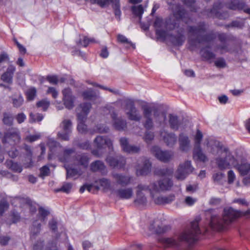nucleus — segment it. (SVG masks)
Wrapping results in <instances>:
<instances>
[{
    "mask_svg": "<svg viewBox=\"0 0 250 250\" xmlns=\"http://www.w3.org/2000/svg\"><path fill=\"white\" fill-rule=\"evenodd\" d=\"M156 34L159 38L165 39L167 36V32L164 30L156 29Z\"/></svg>",
    "mask_w": 250,
    "mask_h": 250,
    "instance_id": "nucleus-64",
    "label": "nucleus"
},
{
    "mask_svg": "<svg viewBox=\"0 0 250 250\" xmlns=\"http://www.w3.org/2000/svg\"><path fill=\"white\" fill-rule=\"evenodd\" d=\"M36 105L38 107H41L42 110L45 111L48 109L50 102L46 99H43L38 102Z\"/></svg>",
    "mask_w": 250,
    "mask_h": 250,
    "instance_id": "nucleus-44",
    "label": "nucleus"
},
{
    "mask_svg": "<svg viewBox=\"0 0 250 250\" xmlns=\"http://www.w3.org/2000/svg\"><path fill=\"white\" fill-rule=\"evenodd\" d=\"M90 169L93 172L99 171L102 174L107 173V169L104 163L100 160H97L91 164Z\"/></svg>",
    "mask_w": 250,
    "mask_h": 250,
    "instance_id": "nucleus-28",
    "label": "nucleus"
},
{
    "mask_svg": "<svg viewBox=\"0 0 250 250\" xmlns=\"http://www.w3.org/2000/svg\"><path fill=\"white\" fill-rule=\"evenodd\" d=\"M78 124L77 126V129L80 132L84 133L87 130V126L84 124V122L86 120H81L80 119H78Z\"/></svg>",
    "mask_w": 250,
    "mask_h": 250,
    "instance_id": "nucleus-46",
    "label": "nucleus"
},
{
    "mask_svg": "<svg viewBox=\"0 0 250 250\" xmlns=\"http://www.w3.org/2000/svg\"><path fill=\"white\" fill-rule=\"evenodd\" d=\"M24 149L26 151L27 153V156L28 157V159L30 160V164L25 166L26 167H29L32 166V162L31 160V156L32 154V152L30 146L28 145L24 144Z\"/></svg>",
    "mask_w": 250,
    "mask_h": 250,
    "instance_id": "nucleus-49",
    "label": "nucleus"
},
{
    "mask_svg": "<svg viewBox=\"0 0 250 250\" xmlns=\"http://www.w3.org/2000/svg\"><path fill=\"white\" fill-rule=\"evenodd\" d=\"M141 109L145 119L143 125L147 130L145 132L143 138L147 144H149L154 138V132L149 131L154 127L152 116L155 122L161 125L166 124L167 114L166 112L160 111L157 107L150 106L147 103L142 104Z\"/></svg>",
    "mask_w": 250,
    "mask_h": 250,
    "instance_id": "nucleus-2",
    "label": "nucleus"
},
{
    "mask_svg": "<svg viewBox=\"0 0 250 250\" xmlns=\"http://www.w3.org/2000/svg\"><path fill=\"white\" fill-rule=\"evenodd\" d=\"M62 93L63 95L62 100L65 107L68 109H72L74 106L75 97L73 96L71 89L65 88L62 90Z\"/></svg>",
    "mask_w": 250,
    "mask_h": 250,
    "instance_id": "nucleus-14",
    "label": "nucleus"
},
{
    "mask_svg": "<svg viewBox=\"0 0 250 250\" xmlns=\"http://www.w3.org/2000/svg\"><path fill=\"white\" fill-rule=\"evenodd\" d=\"M157 184L158 187V193L160 191L169 190L173 185V181L168 178H164L160 179Z\"/></svg>",
    "mask_w": 250,
    "mask_h": 250,
    "instance_id": "nucleus-23",
    "label": "nucleus"
},
{
    "mask_svg": "<svg viewBox=\"0 0 250 250\" xmlns=\"http://www.w3.org/2000/svg\"><path fill=\"white\" fill-rule=\"evenodd\" d=\"M94 42H95V40L93 38H88L85 37L83 38L82 41L80 42V43L82 45L86 47L89 43Z\"/></svg>",
    "mask_w": 250,
    "mask_h": 250,
    "instance_id": "nucleus-63",
    "label": "nucleus"
},
{
    "mask_svg": "<svg viewBox=\"0 0 250 250\" xmlns=\"http://www.w3.org/2000/svg\"><path fill=\"white\" fill-rule=\"evenodd\" d=\"M137 194L140 195L143 193V191L148 192L151 197L154 198V194L158 193V187L155 182L150 183L149 185L145 184H139L137 187Z\"/></svg>",
    "mask_w": 250,
    "mask_h": 250,
    "instance_id": "nucleus-13",
    "label": "nucleus"
},
{
    "mask_svg": "<svg viewBox=\"0 0 250 250\" xmlns=\"http://www.w3.org/2000/svg\"><path fill=\"white\" fill-rule=\"evenodd\" d=\"M193 169L191 161H186L179 165L175 173V177L178 180L183 181L188 175L192 172Z\"/></svg>",
    "mask_w": 250,
    "mask_h": 250,
    "instance_id": "nucleus-7",
    "label": "nucleus"
},
{
    "mask_svg": "<svg viewBox=\"0 0 250 250\" xmlns=\"http://www.w3.org/2000/svg\"><path fill=\"white\" fill-rule=\"evenodd\" d=\"M91 108V104L89 103H84L81 104L77 108V118L81 120H86Z\"/></svg>",
    "mask_w": 250,
    "mask_h": 250,
    "instance_id": "nucleus-20",
    "label": "nucleus"
},
{
    "mask_svg": "<svg viewBox=\"0 0 250 250\" xmlns=\"http://www.w3.org/2000/svg\"><path fill=\"white\" fill-rule=\"evenodd\" d=\"M75 152V149L67 148L65 149L63 151V155L59 157L60 160L62 162H68L71 161V156Z\"/></svg>",
    "mask_w": 250,
    "mask_h": 250,
    "instance_id": "nucleus-31",
    "label": "nucleus"
},
{
    "mask_svg": "<svg viewBox=\"0 0 250 250\" xmlns=\"http://www.w3.org/2000/svg\"><path fill=\"white\" fill-rule=\"evenodd\" d=\"M207 30V26L204 22H200L196 26H188V43L191 50L197 48L198 44L209 42L215 39L216 36L213 31L205 34Z\"/></svg>",
    "mask_w": 250,
    "mask_h": 250,
    "instance_id": "nucleus-4",
    "label": "nucleus"
},
{
    "mask_svg": "<svg viewBox=\"0 0 250 250\" xmlns=\"http://www.w3.org/2000/svg\"><path fill=\"white\" fill-rule=\"evenodd\" d=\"M125 111L128 119L131 121L140 122L142 116L140 111L135 107L134 101L131 99H126L124 102Z\"/></svg>",
    "mask_w": 250,
    "mask_h": 250,
    "instance_id": "nucleus-5",
    "label": "nucleus"
},
{
    "mask_svg": "<svg viewBox=\"0 0 250 250\" xmlns=\"http://www.w3.org/2000/svg\"><path fill=\"white\" fill-rule=\"evenodd\" d=\"M72 187V185L71 183H64L61 188L57 190V191H63L67 193L70 191Z\"/></svg>",
    "mask_w": 250,
    "mask_h": 250,
    "instance_id": "nucleus-52",
    "label": "nucleus"
},
{
    "mask_svg": "<svg viewBox=\"0 0 250 250\" xmlns=\"http://www.w3.org/2000/svg\"><path fill=\"white\" fill-rule=\"evenodd\" d=\"M246 4L239 0H231L226 4L227 7L232 10H241L245 7Z\"/></svg>",
    "mask_w": 250,
    "mask_h": 250,
    "instance_id": "nucleus-29",
    "label": "nucleus"
},
{
    "mask_svg": "<svg viewBox=\"0 0 250 250\" xmlns=\"http://www.w3.org/2000/svg\"><path fill=\"white\" fill-rule=\"evenodd\" d=\"M216 48L220 51L221 54L225 53H232L233 49L230 46L227 42L221 43L220 44L216 45Z\"/></svg>",
    "mask_w": 250,
    "mask_h": 250,
    "instance_id": "nucleus-34",
    "label": "nucleus"
},
{
    "mask_svg": "<svg viewBox=\"0 0 250 250\" xmlns=\"http://www.w3.org/2000/svg\"><path fill=\"white\" fill-rule=\"evenodd\" d=\"M207 212L210 214V219H215L219 216L220 212L218 209H209Z\"/></svg>",
    "mask_w": 250,
    "mask_h": 250,
    "instance_id": "nucleus-58",
    "label": "nucleus"
},
{
    "mask_svg": "<svg viewBox=\"0 0 250 250\" xmlns=\"http://www.w3.org/2000/svg\"><path fill=\"white\" fill-rule=\"evenodd\" d=\"M184 28H180L177 31V35L176 36L171 35L170 41L173 45L182 46L185 42L186 38L184 35Z\"/></svg>",
    "mask_w": 250,
    "mask_h": 250,
    "instance_id": "nucleus-21",
    "label": "nucleus"
},
{
    "mask_svg": "<svg viewBox=\"0 0 250 250\" xmlns=\"http://www.w3.org/2000/svg\"><path fill=\"white\" fill-rule=\"evenodd\" d=\"M12 78L13 76H11V74H9V73H7L6 72H5L2 75L1 79L3 81L9 83H11L12 82Z\"/></svg>",
    "mask_w": 250,
    "mask_h": 250,
    "instance_id": "nucleus-59",
    "label": "nucleus"
},
{
    "mask_svg": "<svg viewBox=\"0 0 250 250\" xmlns=\"http://www.w3.org/2000/svg\"><path fill=\"white\" fill-rule=\"evenodd\" d=\"M77 161L80 165L86 167L88 164V157L85 154H79L76 157Z\"/></svg>",
    "mask_w": 250,
    "mask_h": 250,
    "instance_id": "nucleus-38",
    "label": "nucleus"
},
{
    "mask_svg": "<svg viewBox=\"0 0 250 250\" xmlns=\"http://www.w3.org/2000/svg\"><path fill=\"white\" fill-rule=\"evenodd\" d=\"M117 40L118 41L121 43L128 44L131 46L134 45L130 41H129L128 39L123 35H118L117 36Z\"/></svg>",
    "mask_w": 250,
    "mask_h": 250,
    "instance_id": "nucleus-57",
    "label": "nucleus"
},
{
    "mask_svg": "<svg viewBox=\"0 0 250 250\" xmlns=\"http://www.w3.org/2000/svg\"><path fill=\"white\" fill-rule=\"evenodd\" d=\"M47 145L50 151L53 153L56 151L57 148L61 147L60 143L53 139H49L48 141Z\"/></svg>",
    "mask_w": 250,
    "mask_h": 250,
    "instance_id": "nucleus-43",
    "label": "nucleus"
},
{
    "mask_svg": "<svg viewBox=\"0 0 250 250\" xmlns=\"http://www.w3.org/2000/svg\"><path fill=\"white\" fill-rule=\"evenodd\" d=\"M171 9L173 16L176 19L177 21H178L179 20H182L187 22L185 18L187 17V13L183 7L180 4H173L171 6Z\"/></svg>",
    "mask_w": 250,
    "mask_h": 250,
    "instance_id": "nucleus-16",
    "label": "nucleus"
},
{
    "mask_svg": "<svg viewBox=\"0 0 250 250\" xmlns=\"http://www.w3.org/2000/svg\"><path fill=\"white\" fill-rule=\"evenodd\" d=\"M151 152L160 161L167 163L171 160L174 156V152L171 151H163L157 146L151 148Z\"/></svg>",
    "mask_w": 250,
    "mask_h": 250,
    "instance_id": "nucleus-9",
    "label": "nucleus"
},
{
    "mask_svg": "<svg viewBox=\"0 0 250 250\" xmlns=\"http://www.w3.org/2000/svg\"><path fill=\"white\" fill-rule=\"evenodd\" d=\"M222 215L224 217H228L229 219H236L250 215V209L245 211H242L235 209L231 207H226L224 208Z\"/></svg>",
    "mask_w": 250,
    "mask_h": 250,
    "instance_id": "nucleus-10",
    "label": "nucleus"
},
{
    "mask_svg": "<svg viewBox=\"0 0 250 250\" xmlns=\"http://www.w3.org/2000/svg\"><path fill=\"white\" fill-rule=\"evenodd\" d=\"M9 207V204L5 199L0 201V215H2Z\"/></svg>",
    "mask_w": 250,
    "mask_h": 250,
    "instance_id": "nucleus-47",
    "label": "nucleus"
},
{
    "mask_svg": "<svg viewBox=\"0 0 250 250\" xmlns=\"http://www.w3.org/2000/svg\"><path fill=\"white\" fill-rule=\"evenodd\" d=\"M24 99L21 95L14 97L12 98V104L14 107L18 108L21 106L23 104Z\"/></svg>",
    "mask_w": 250,
    "mask_h": 250,
    "instance_id": "nucleus-42",
    "label": "nucleus"
},
{
    "mask_svg": "<svg viewBox=\"0 0 250 250\" xmlns=\"http://www.w3.org/2000/svg\"><path fill=\"white\" fill-rule=\"evenodd\" d=\"M224 177L225 174L220 172L216 173L213 176L214 182L218 184H221L222 183V181Z\"/></svg>",
    "mask_w": 250,
    "mask_h": 250,
    "instance_id": "nucleus-56",
    "label": "nucleus"
},
{
    "mask_svg": "<svg viewBox=\"0 0 250 250\" xmlns=\"http://www.w3.org/2000/svg\"><path fill=\"white\" fill-rule=\"evenodd\" d=\"M173 169L172 168H158L155 170V174L160 176H172L173 173Z\"/></svg>",
    "mask_w": 250,
    "mask_h": 250,
    "instance_id": "nucleus-35",
    "label": "nucleus"
},
{
    "mask_svg": "<svg viewBox=\"0 0 250 250\" xmlns=\"http://www.w3.org/2000/svg\"><path fill=\"white\" fill-rule=\"evenodd\" d=\"M7 167L15 172L21 173L22 170V167L16 162L10 161L7 162Z\"/></svg>",
    "mask_w": 250,
    "mask_h": 250,
    "instance_id": "nucleus-39",
    "label": "nucleus"
},
{
    "mask_svg": "<svg viewBox=\"0 0 250 250\" xmlns=\"http://www.w3.org/2000/svg\"><path fill=\"white\" fill-rule=\"evenodd\" d=\"M193 156V158L196 160L203 162L208 161V158L203 152L200 146H194Z\"/></svg>",
    "mask_w": 250,
    "mask_h": 250,
    "instance_id": "nucleus-30",
    "label": "nucleus"
},
{
    "mask_svg": "<svg viewBox=\"0 0 250 250\" xmlns=\"http://www.w3.org/2000/svg\"><path fill=\"white\" fill-rule=\"evenodd\" d=\"M62 130L58 133V136L63 141H68L72 131V122L70 120H63L60 125Z\"/></svg>",
    "mask_w": 250,
    "mask_h": 250,
    "instance_id": "nucleus-11",
    "label": "nucleus"
},
{
    "mask_svg": "<svg viewBox=\"0 0 250 250\" xmlns=\"http://www.w3.org/2000/svg\"><path fill=\"white\" fill-rule=\"evenodd\" d=\"M50 172V169L48 167L44 166L40 169V176L42 177H44L48 175Z\"/></svg>",
    "mask_w": 250,
    "mask_h": 250,
    "instance_id": "nucleus-61",
    "label": "nucleus"
},
{
    "mask_svg": "<svg viewBox=\"0 0 250 250\" xmlns=\"http://www.w3.org/2000/svg\"><path fill=\"white\" fill-rule=\"evenodd\" d=\"M221 3L220 2L214 4L213 8L211 10V12L213 14H214L217 17L220 19H226L229 17L228 12H226L221 14L217 11L218 9L221 8Z\"/></svg>",
    "mask_w": 250,
    "mask_h": 250,
    "instance_id": "nucleus-32",
    "label": "nucleus"
},
{
    "mask_svg": "<svg viewBox=\"0 0 250 250\" xmlns=\"http://www.w3.org/2000/svg\"><path fill=\"white\" fill-rule=\"evenodd\" d=\"M112 177L118 184L122 186L128 185L131 180V177L129 176L121 173H113Z\"/></svg>",
    "mask_w": 250,
    "mask_h": 250,
    "instance_id": "nucleus-27",
    "label": "nucleus"
},
{
    "mask_svg": "<svg viewBox=\"0 0 250 250\" xmlns=\"http://www.w3.org/2000/svg\"><path fill=\"white\" fill-rule=\"evenodd\" d=\"M14 117L13 114L10 112H4L3 113L2 122L8 126L13 125Z\"/></svg>",
    "mask_w": 250,
    "mask_h": 250,
    "instance_id": "nucleus-36",
    "label": "nucleus"
},
{
    "mask_svg": "<svg viewBox=\"0 0 250 250\" xmlns=\"http://www.w3.org/2000/svg\"><path fill=\"white\" fill-rule=\"evenodd\" d=\"M200 54L205 61H210L216 57V55L214 53L207 49L206 47L202 48L201 49Z\"/></svg>",
    "mask_w": 250,
    "mask_h": 250,
    "instance_id": "nucleus-33",
    "label": "nucleus"
},
{
    "mask_svg": "<svg viewBox=\"0 0 250 250\" xmlns=\"http://www.w3.org/2000/svg\"><path fill=\"white\" fill-rule=\"evenodd\" d=\"M245 25V20L241 19V20H234L233 21L230 23L226 25V28L229 27H235L239 29L243 28Z\"/></svg>",
    "mask_w": 250,
    "mask_h": 250,
    "instance_id": "nucleus-40",
    "label": "nucleus"
},
{
    "mask_svg": "<svg viewBox=\"0 0 250 250\" xmlns=\"http://www.w3.org/2000/svg\"><path fill=\"white\" fill-rule=\"evenodd\" d=\"M82 96L84 99L90 100L95 99L98 97L96 92L92 89H89L83 91Z\"/></svg>",
    "mask_w": 250,
    "mask_h": 250,
    "instance_id": "nucleus-37",
    "label": "nucleus"
},
{
    "mask_svg": "<svg viewBox=\"0 0 250 250\" xmlns=\"http://www.w3.org/2000/svg\"><path fill=\"white\" fill-rule=\"evenodd\" d=\"M29 116L30 122L31 123H33L35 122H40L43 118V115L40 113L33 114L32 113H30Z\"/></svg>",
    "mask_w": 250,
    "mask_h": 250,
    "instance_id": "nucleus-45",
    "label": "nucleus"
},
{
    "mask_svg": "<svg viewBox=\"0 0 250 250\" xmlns=\"http://www.w3.org/2000/svg\"><path fill=\"white\" fill-rule=\"evenodd\" d=\"M131 10L133 14H134L136 17H139V19L140 20L142 18V15L144 11L143 6L142 5L133 6L131 7Z\"/></svg>",
    "mask_w": 250,
    "mask_h": 250,
    "instance_id": "nucleus-41",
    "label": "nucleus"
},
{
    "mask_svg": "<svg viewBox=\"0 0 250 250\" xmlns=\"http://www.w3.org/2000/svg\"><path fill=\"white\" fill-rule=\"evenodd\" d=\"M168 123L170 128L173 130H178L182 126V120L173 114L168 115Z\"/></svg>",
    "mask_w": 250,
    "mask_h": 250,
    "instance_id": "nucleus-22",
    "label": "nucleus"
},
{
    "mask_svg": "<svg viewBox=\"0 0 250 250\" xmlns=\"http://www.w3.org/2000/svg\"><path fill=\"white\" fill-rule=\"evenodd\" d=\"M94 144L98 149H102L107 146L110 150H113V146L111 140L106 137L98 136L94 140Z\"/></svg>",
    "mask_w": 250,
    "mask_h": 250,
    "instance_id": "nucleus-15",
    "label": "nucleus"
},
{
    "mask_svg": "<svg viewBox=\"0 0 250 250\" xmlns=\"http://www.w3.org/2000/svg\"><path fill=\"white\" fill-rule=\"evenodd\" d=\"M36 95V89L35 87H31L26 92L27 98L29 100H33Z\"/></svg>",
    "mask_w": 250,
    "mask_h": 250,
    "instance_id": "nucleus-50",
    "label": "nucleus"
},
{
    "mask_svg": "<svg viewBox=\"0 0 250 250\" xmlns=\"http://www.w3.org/2000/svg\"><path fill=\"white\" fill-rule=\"evenodd\" d=\"M117 197L122 199H130L133 194V189L131 188H120L115 191Z\"/></svg>",
    "mask_w": 250,
    "mask_h": 250,
    "instance_id": "nucleus-25",
    "label": "nucleus"
},
{
    "mask_svg": "<svg viewBox=\"0 0 250 250\" xmlns=\"http://www.w3.org/2000/svg\"><path fill=\"white\" fill-rule=\"evenodd\" d=\"M151 164L149 160L144 159L143 160V166L138 165L136 167V174L137 175H146L150 171Z\"/></svg>",
    "mask_w": 250,
    "mask_h": 250,
    "instance_id": "nucleus-26",
    "label": "nucleus"
},
{
    "mask_svg": "<svg viewBox=\"0 0 250 250\" xmlns=\"http://www.w3.org/2000/svg\"><path fill=\"white\" fill-rule=\"evenodd\" d=\"M179 148L182 151H188L190 146V141L186 134L181 133L179 135Z\"/></svg>",
    "mask_w": 250,
    "mask_h": 250,
    "instance_id": "nucleus-24",
    "label": "nucleus"
},
{
    "mask_svg": "<svg viewBox=\"0 0 250 250\" xmlns=\"http://www.w3.org/2000/svg\"><path fill=\"white\" fill-rule=\"evenodd\" d=\"M237 169L242 175H247L243 179L245 185L250 184V164L248 163H242L237 165Z\"/></svg>",
    "mask_w": 250,
    "mask_h": 250,
    "instance_id": "nucleus-18",
    "label": "nucleus"
},
{
    "mask_svg": "<svg viewBox=\"0 0 250 250\" xmlns=\"http://www.w3.org/2000/svg\"><path fill=\"white\" fill-rule=\"evenodd\" d=\"M203 138V134L202 132L197 130L196 132V134L195 136V146H200L201 142Z\"/></svg>",
    "mask_w": 250,
    "mask_h": 250,
    "instance_id": "nucleus-51",
    "label": "nucleus"
},
{
    "mask_svg": "<svg viewBox=\"0 0 250 250\" xmlns=\"http://www.w3.org/2000/svg\"><path fill=\"white\" fill-rule=\"evenodd\" d=\"M99 183L101 186L105 189H110V182L106 178H102L99 180Z\"/></svg>",
    "mask_w": 250,
    "mask_h": 250,
    "instance_id": "nucleus-48",
    "label": "nucleus"
},
{
    "mask_svg": "<svg viewBox=\"0 0 250 250\" xmlns=\"http://www.w3.org/2000/svg\"><path fill=\"white\" fill-rule=\"evenodd\" d=\"M105 161L109 166L113 168H122L126 164L125 159L121 155L115 157L108 156Z\"/></svg>",
    "mask_w": 250,
    "mask_h": 250,
    "instance_id": "nucleus-12",
    "label": "nucleus"
},
{
    "mask_svg": "<svg viewBox=\"0 0 250 250\" xmlns=\"http://www.w3.org/2000/svg\"><path fill=\"white\" fill-rule=\"evenodd\" d=\"M148 229L153 233L162 234L170 230L171 226L165 224L161 220H152L149 222Z\"/></svg>",
    "mask_w": 250,
    "mask_h": 250,
    "instance_id": "nucleus-8",
    "label": "nucleus"
},
{
    "mask_svg": "<svg viewBox=\"0 0 250 250\" xmlns=\"http://www.w3.org/2000/svg\"><path fill=\"white\" fill-rule=\"evenodd\" d=\"M210 146V152L216 156V164L220 170L229 169L237 165L236 159L229 148L218 141H212L208 143Z\"/></svg>",
    "mask_w": 250,
    "mask_h": 250,
    "instance_id": "nucleus-3",
    "label": "nucleus"
},
{
    "mask_svg": "<svg viewBox=\"0 0 250 250\" xmlns=\"http://www.w3.org/2000/svg\"><path fill=\"white\" fill-rule=\"evenodd\" d=\"M67 174V178L69 177H73L78 174V170L75 168H66Z\"/></svg>",
    "mask_w": 250,
    "mask_h": 250,
    "instance_id": "nucleus-60",
    "label": "nucleus"
},
{
    "mask_svg": "<svg viewBox=\"0 0 250 250\" xmlns=\"http://www.w3.org/2000/svg\"><path fill=\"white\" fill-rule=\"evenodd\" d=\"M214 64L218 68H224L226 66L225 60L223 58H219L214 62Z\"/></svg>",
    "mask_w": 250,
    "mask_h": 250,
    "instance_id": "nucleus-55",
    "label": "nucleus"
},
{
    "mask_svg": "<svg viewBox=\"0 0 250 250\" xmlns=\"http://www.w3.org/2000/svg\"><path fill=\"white\" fill-rule=\"evenodd\" d=\"M199 220H195L192 222L190 228L179 236L178 241L171 238H162L160 239V242L166 247L177 246L179 242H185L192 244L197 241L198 235L203 232H207L208 228L214 230H222L231 224L234 220H209L208 222V228H203L199 227Z\"/></svg>",
    "mask_w": 250,
    "mask_h": 250,
    "instance_id": "nucleus-1",
    "label": "nucleus"
},
{
    "mask_svg": "<svg viewBox=\"0 0 250 250\" xmlns=\"http://www.w3.org/2000/svg\"><path fill=\"white\" fill-rule=\"evenodd\" d=\"M21 139L19 129L17 128H11L4 133L2 142L3 144L8 143L13 145L19 143Z\"/></svg>",
    "mask_w": 250,
    "mask_h": 250,
    "instance_id": "nucleus-6",
    "label": "nucleus"
},
{
    "mask_svg": "<svg viewBox=\"0 0 250 250\" xmlns=\"http://www.w3.org/2000/svg\"><path fill=\"white\" fill-rule=\"evenodd\" d=\"M160 134L167 146H173L176 144L177 137L174 133L163 129L160 131Z\"/></svg>",
    "mask_w": 250,
    "mask_h": 250,
    "instance_id": "nucleus-17",
    "label": "nucleus"
},
{
    "mask_svg": "<svg viewBox=\"0 0 250 250\" xmlns=\"http://www.w3.org/2000/svg\"><path fill=\"white\" fill-rule=\"evenodd\" d=\"M120 143L123 150L125 151L129 146L127 139L125 137L121 138L120 140Z\"/></svg>",
    "mask_w": 250,
    "mask_h": 250,
    "instance_id": "nucleus-62",
    "label": "nucleus"
},
{
    "mask_svg": "<svg viewBox=\"0 0 250 250\" xmlns=\"http://www.w3.org/2000/svg\"><path fill=\"white\" fill-rule=\"evenodd\" d=\"M140 150V148L139 146L129 145L125 152L129 153H135L139 152Z\"/></svg>",
    "mask_w": 250,
    "mask_h": 250,
    "instance_id": "nucleus-54",
    "label": "nucleus"
},
{
    "mask_svg": "<svg viewBox=\"0 0 250 250\" xmlns=\"http://www.w3.org/2000/svg\"><path fill=\"white\" fill-rule=\"evenodd\" d=\"M97 132L100 133H106L109 131V128L104 125L99 124L96 126Z\"/></svg>",
    "mask_w": 250,
    "mask_h": 250,
    "instance_id": "nucleus-53",
    "label": "nucleus"
},
{
    "mask_svg": "<svg viewBox=\"0 0 250 250\" xmlns=\"http://www.w3.org/2000/svg\"><path fill=\"white\" fill-rule=\"evenodd\" d=\"M113 120V127L119 131L125 130L127 127V123L125 120L121 117H117V114L113 113L111 115Z\"/></svg>",
    "mask_w": 250,
    "mask_h": 250,
    "instance_id": "nucleus-19",
    "label": "nucleus"
}]
</instances>
